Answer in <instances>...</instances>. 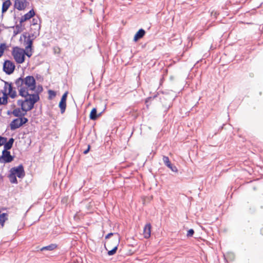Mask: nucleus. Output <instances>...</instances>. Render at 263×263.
Instances as JSON below:
<instances>
[{"mask_svg": "<svg viewBox=\"0 0 263 263\" xmlns=\"http://www.w3.org/2000/svg\"><path fill=\"white\" fill-rule=\"evenodd\" d=\"M15 84L19 91V95L26 98V101H32L37 102L40 100L37 93L29 94L28 90L33 91L36 87V81L34 78L28 76L25 78L20 77L15 81Z\"/></svg>", "mask_w": 263, "mask_h": 263, "instance_id": "1", "label": "nucleus"}, {"mask_svg": "<svg viewBox=\"0 0 263 263\" xmlns=\"http://www.w3.org/2000/svg\"><path fill=\"white\" fill-rule=\"evenodd\" d=\"M25 49L19 47H14L12 51V55H13L15 61L17 64H22L24 62L25 57H24Z\"/></svg>", "mask_w": 263, "mask_h": 263, "instance_id": "2", "label": "nucleus"}, {"mask_svg": "<svg viewBox=\"0 0 263 263\" xmlns=\"http://www.w3.org/2000/svg\"><path fill=\"white\" fill-rule=\"evenodd\" d=\"M15 66L14 64L9 60H6L3 64V70L7 74H12L14 71Z\"/></svg>", "mask_w": 263, "mask_h": 263, "instance_id": "3", "label": "nucleus"}, {"mask_svg": "<svg viewBox=\"0 0 263 263\" xmlns=\"http://www.w3.org/2000/svg\"><path fill=\"white\" fill-rule=\"evenodd\" d=\"M14 157L11 155L9 151L3 150L2 155L0 156V162L4 163H9L12 161Z\"/></svg>", "mask_w": 263, "mask_h": 263, "instance_id": "4", "label": "nucleus"}, {"mask_svg": "<svg viewBox=\"0 0 263 263\" xmlns=\"http://www.w3.org/2000/svg\"><path fill=\"white\" fill-rule=\"evenodd\" d=\"M10 173H14V174L16 175L19 178H23L25 175V172L22 164L11 168Z\"/></svg>", "mask_w": 263, "mask_h": 263, "instance_id": "5", "label": "nucleus"}, {"mask_svg": "<svg viewBox=\"0 0 263 263\" xmlns=\"http://www.w3.org/2000/svg\"><path fill=\"white\" fill-rule=\"evenodd\" d=\"M29 5L27 0H15L14 7L19 11L24 10Z\"/></svg>", "mask_w": 263, "mask_h": 263, "instance_id": "6", "label": "nucleus"}, {"mask_svg": "<svg viewBox=\"0 0 263 263\" xmlns=\"http://www.w3.org/2000/svg\"><path fill=\"white\" fill-rule=\"evenodd\" d=\"M116 235H117V237H114L112 240V241L114 242V245L112 246V248L110 250H107V254L109 256L113 255L116 253L120 241V235L117 234Z\"/></svg>", "mask_w": 263, "mask_h": 263, "instance_id": "7", "label": "nucleus"}, {"mask_svg": "<svg viewBox=\"0 0 263 263\" xmlns=\"http://www.w3.org/2000/svg\"><path fill=\"white\" fill-rule=\"evenodd\" d=\"M26 33L25 34H23L22 36L25 39V43L26 45V46L25 47L26 50H28L30 49V51L32 50V45H33V39H31V36L30 34L28 35V36L26 35Z\"/></svg>", "mask_w": 263, "mask_h": 263, "instance_id": "8", "label": "nucleus"}, {"mask_svg": "<svg viewBox=\"0 0 263 263\" xmlns=\"http://www.w3.org/2000/svg\"><path fill=\"white\" fill-rule=\"evenodd\" d=\"M35 15V12L33 9L30 10L28 13L22 16L20 19V22L22 24L23 22L29 20Z\"/></svg>", "mask_w": 263, "mask_h": 263, "instance_id": "9", "label": "nucleus"}, {"mask_svg": "<svg viewBox=\"0 0 263 263\" xmlns=\"http://www.w3.org/2000/svg\"><path fill=\"white\" fill-rule=\"evenodd\" d=\"M3 81L4 82L6 86V85L9 86V87H8L9 92L8 93V95H9L11 98H13V99L15 98L17 96L16 92L15 90H13L12 83H9L8 82L4 81Z\"/></svg>", "mask_w": 263, "mask_h": 263, "instance_id": "10", "label": "nucleus"}, {"mask_svg": "<svg viewBox=\"0 0 263 263\" xmlns=\"http://www.w3.org/2000/svg\"><path fill=\"white\" fill-rule=\"evenodd\" d=\"M21 126L22 125L20 124V120L18 118L13 119L10 124V129L12 130L18 128Z\"/></svg>", "mask_w": 263, "mask_h": 263, "instance_id": "11", "label": "nucleus"}, {"mask_svg": "<svg viewBox=\"0 0 263 263\" xmlns=\"http://www.w3.org/2000/svg\"><path fill=\"white\" fill-rule=\"evenodd\" d=\"M146 32L143 29H140L135 34L134 37V41L136 42L142 39L145 34Z\"/></svg>", "mask_w": 263, "mask_h": 263, "instance_id": "12", "label": "nucleus"}, {"mask_svg": "<svg viewBox=\"0 0 263 263\" xmlns=\"http://www.w3.org/2000/svg\"><path fill=\"white\" fill-rule=\"evenodd\" d=\"M151 234V225L150 223H147L143 229V235L145 238H148Z\"/></svg>", "mask_w": 263, "mask_h": 263, "instance_id": "13", "label": "nucleus"}, {"mask_svg": "<svg viewBox=\"0 0 263 263\" xmlns=\"http://www.w3.org/2000/svg\"><path fill=\"white\" fill-rule=\"evenodd\" d=\"M14 139L13 138H11L9 139L8 141H6L5 144H4V149L6 151H8L13 146V144L14 143Z\"/></svg>", "mask_w": 263, "mask_h": 263, "instance_id": "14", "label": "nucleus"}, {"mask_svg": "<svg viewBox=\"0 0 263 263\" xmlns=\"http://www.w3.org/2000/svg\"><path fill=\"white\" fill-rule=\"evenodd\" d=\"M101 113L102 112H100L98 115L97 109L96 108H93L90 113L89 118L91 120H95L101 115Z\"/></svg>", "mask_w": 263, "mask_h": 263, "instance_id": "15", "label": "nucleus"}, {"mask_svg": "<svg viewBox=\"0 0 263 263\" xmlns=\"http://www.w3.org/2000/svg\"><path fill=\"white\" fill-rule=\"evenodd\" d=\"M58 245L55 243H51L48 246L43 247L40 249V251H52L57 248Z\"/></svg>", "mask_w": 263, "mask_h": 263, "instance_id": "16", "label": "nucleus"}, {"mask_svg": "<svg viewBox=\"0 0 263 263\" xmlns=\"http://www.w3.org/2000/svg\"><path fill=\"white\" fill-rule=\"evenodd\" d=\"M11 5V3L10 0H6L3 2L2 5V13L6 12L10 6Z\"/></svg>", "mask_w": 263, "mask_h": 263, "instance_id": "17", "label": "nucleus"}, {"mask_svg": "<svg viewBox=\"0 0 263 263\" xmlns=\"http://www.w3.org/2000/svg\"><path fill=\"white\" fill-rule=\"evenodd\" d=\"M26 112L24 111V112H21V109L19 108H17L14 109L13 111L12 112V114L16 117H18V118L20 117L25 116L26 115Z\"/></svg>", "mask_w": 263, "mask_h": 263, "instance_id": "18", "label": "nucleus"}, {"mask_svg": "<svg viewBox=\"0 0 263 263\" xmlns=\"http://www.w3.org/2000/svg\"><path fill=\"white\" fill-rule=\"evenodd\" d=\"M7 87L6 86L4 87V90L3 91V100H2L3 105H6L8 103V93L6 92Z\"/></svg>", "mask_w": 263, "mask_h": 263, "instance_id": "19", "label": "nucleus"}, {"mask_svg": "<svg viewBox=\"0 0 263 263\" xmlns=\"http://www.w3.org/2000/svg\"><path fill=\"white\" fill-rule=\"evenodd\" d=\"M61 114L65 112L66 108V101L61 100L59 104Z\"/></svg>", "mask_w": 263, "mask_h": 263, "instance_id": "20", "label": "nucleus"}, {"mask_svg": "<svg viewBox=\"0 0 263 263\" xmlns=\"http://www.w3.org/2000/svg\"><path fill=\"white\" fill-rule=\"evenodd\" d=\"M22 24L20 22L19 24L16 25L15 26V29L13 31V35H16V34L21 33L23 31V28L22 27ZM14 28V27H13Z\"/></svg>", "mask_w": 263, "mask_h": 263, "instance_id": "21", "label": "nucleus"}, {"mask_svg": "<svg viewBox=\"0 0 263 263\" xmlns=\"http://www.w3.org/2000/svg\"><path fill=\"white\" fill-rule=\"evenodd\" d=\"M27 103L28 107L27 108L25 107V111L26 112L28 111L31 110L33 108L34 104L36 102H33L32 101H28V102H27Z\"/></svg>", "mask_w": 263, "mask_h": 263, "instance_id": "22", "label": "nucleus"}, {"mask_svg": "<svg viewBox=\"0 0 263 263\" xmlns=\"http://www.w3.org/2000/svg\"><path fill=\"white\" fill-rule=\"evenodd\" d=\"M9 178L11 183L15 184L17 183V180L16 179V175H15L14 173H10Z\"/></svg>", "mask_w": 263, "mask_h": 263, "instance_id": "23", "label": "nucleus"}, {"mask_svg": "<svg viewBox=\"0 0 263 263\" xmlns=\"http://www.w3.org/2000/svg\"><path fill=\"white\" fill-rule=\"evenodd\" d=\"M26 102H28V101H26V99H25V100H18L17 102V104L18 106H21V109L23 111H25V106L24 105V104Z\"/></svg>", "mask_w": 263, "mask_h": 263, "instance_id": "24", "label": "nucleus"}, {"mask_svg": "<svg viewBox=\"0 0 263 263\" xmlns=\"http://www.w3.org/2000/svg\"><path fill=\"white\" fill-rule=\"evenodd\" d=\"M7 46L5 43H1L0 44V58L4 54L5 49L6 48Z\"/></svg>", "mask_w": 263, "mask_h": 263, "instance_id": "25", "label": "nucleus"}, {"mask_svg": "<svg viewBox=\"0 0 263 263\" xmlns=\"http://www.w3.org/2000/svg\"><path fill=\"white\" fill-rule=\"evenodd\" d=\"M162 159L163 163L166 166L170 165L171 162H170L169 158L167 156H163Z\"/></svg>", "mask_w": 263, "mask_h": 263, "instance_id": "26", "label": "nucleus"}, {"mask_svg": "<svg viewBox=\"0 0 263 263\" xmlns=\"http://www.w3.org/2000/svg\"><path fill=\"white\" fill-rule=\"evenodd\" d=\"M18 119L20 120V124L22 125V126L27 123L28 121V119L27 118L24 117V116L19 117Z\"/></svg>", "mask_w": 263, "mask_h": 263, "instance_id": "27", "label": "nucleus"}, {"mask_svg": "<svg viewBox=\"0 0 263 263\" xmlns=\"http://www.w3.org/2000/svg\"><path fill=\"white\" fill-rule=\"evenodd\" d=\"M113 239L111 240H108L107 241V247L106 246V245L105 244L104 247L106 250H108V248H111V247L114 246V242L112 241Z\"/></svg>", "mask_w": 263, "mask_h": 263, "instance_id": "28", "label": "nucleus"}, {"mask_svg": "<svg viewBox=\"0 0 263 263\" xmlns=\"http://www.w3.org/2000/svg\"><path fill=\"white\" fill-rule=\"evenodd\" d=\"M8 219V214L7 213H2L0 214V221H5Z\"/></svg>", "mask_w": 263, "mask_h": 263, "instance_id": "29", "label": "nucleus"}, {"mask_svg": "<svg viewBox=\"0 0 263 263\" xmlns=\"http://www.w3.org/2000/svg\"><path fill=\"white\" fill-rule=\"evenodd\" d=\"M167 166L169 168H170L172 171H173L174 172H176V173L178 172V169L176 167V166L173 165L171 163L170 165Z\"/></svg>", "mask_w": 263, "mask_h": 263, "instance_id": "30", "label": "nucleus"}, {"mask_svg": "<svg viewBox=\"0 0 263 263\" xmlns=\"http://www.w3.org/2000/svg\"><path fill=\"white\" fill-rule=\"evenodd\" d=\"M7 139L6 137L0 136V146L4 145L7 141Z\"/></svg>", "mask_w": 263, "mask_h": 263, "instance_id": "31", "label": "nucleus"}, {"mask_svg": "<svg viewBox=\"0 0 263 263\" xmlns=\"http://www.w3.org/2000/svg\"><path fill=\"white\" fill-rule=\"evenodd\" d=\"M49 98L51 99L52 97H54L56 95V93L54 91L52 90H48Z\"/></svg>", "mask_w": 263, "mask_h": 263, "instance_id": "32", "label": "nucleus"}, {"mask_svg": "<svg viewBox=\"0 0 263 263\" xmlns=\"http://www.w3.org/2000/svg\"><path fill=\"white\" fill-rule=\"evenodd\" d=\"M26 50L25 49L24 57H25V55H27L29 58L31 57L32 54V50L30 51V49L27 50V51H26Z\"/></svg>", "mask_w": 263, "mask_h": 263, "instance_id": "33", "label": "nucleus"}, {"mask_svg": "<svg viewBox=\"0 0 263 263\" xmlns=\"http://www.w3.org/2000/svg\"><path fill=\"white\" fill-rule=\"evenodd\" d=\"M194 234V230L192 229H190L187 233L186 236L189 237H192Z\"/></svg>", "mask_w": 263, "mask_h": 263, "instance_id": "34", "label": "nucleus"}, {"mask_svg": "<svg viewBox=\"0 0 263 263\" xmlns=\"http://www.w3.org/2000/svg\"><path fill=\"white\" fill-rule=\"evenodd\" d=\"M119 234L118 233H108L106 236H105V239H108L110 236H114L115 235L116 237H117V235L116 234Z\"/></svg>", "mask_w": 263, "mask_h": 263, "instance_id": "35", "label": "nucleus"}, {"mask_svg": "<svg viewBox=\"0 0 263 263\" xmlns=\"http://www.w3.org/2000/svg\"><path fill=\"white\" fill-rule=\"evenodd\" d=\"M68 91H66L62 96L61 100H65L66 101L67 100V95H68Z\"/></svg>", "mask_w": 263, "mask_h": 263, "instance_id": "36", "label": "nucleus"}, {"mask_svg": "<svg viewBox=\"0 0 263 263\" xmlns=\"http://www.w3.org/2000/svg\"><path fill=\"white\" fill-rule=\"evenodd\" d=\"M38 20H39L38 17H37V18H35V17L33 18L32 21V25H35L37 24Z\"/></svg>", "mask_w": 263, "mask_h": 263, "instance_id": "37", "label": "nucleus"}, {"mask_svg": "<svg viewBox=\"0 0 263 263\" xmlns=\"http://www.w3.org/2000/svg\"><path fill=\"white\" fill-rule=\"evenodd\" d=\"M42 90H43L42 86L41 85H39L37 87V90H36V92L39 94L40 92L42 91Z\"/></svg>", "mask_w": 263, "mask_h": 263, "instance_id": "38", "label": "nucleus"}, {"mask_svg": "<svg viewBox=\"0 0 263 263\" xmlns=\"http://www.w3.org/2000/svg\"><path fill=\"white\" fill-rule=\"evenodd\" d=\"M54 53H59L60 52V49L59 47H54L53 48Z\"/></svg>", "mask_w": 263, "mask_h": 263, "instance_id": "39", "label": "nucleus"}, {"mask_svg": "<svg viewBox=\"0 0 263 263\" xmlns=\"http://www.w3.org/2000/svg\"><path fill=\"white\" fill-rule=\"evenodd\" d=\"M90 148V146L88 145L87 148L83 152L84 154H87L89 152Z\"/></svg>", "mask_w": 263, "mask_h": 263, "instance_id": "40", "label": "nucleus"}, {"mask_svg": "<svg viewBox=\"0 0 263 263\" xmlns=\"http://www.w3.org/2000/svg\"><path fill=\"white\" fill-rule=\"evenodd\" d=\"M211 14H212V15L214 16L215 17H216L217 15L219 14V13H217V12H214V11H212Z\"/></svg>", "mask_w": 263, "mask_h": 263, "instance_id": "41", "label": "nucleus"}, {"mask_svg": "<svg viewBox=\"0 0 263 263\" xmlns=\"http://www.w3.org/2000/svg\"><path fill=\"white\" fill-rule=\"evenodd\" d=\"M5 222V221H0V226H1V227H4Z\"/></svg>", "mask_w": 263, "mask_h": 263, "instance_id": "42", "label": "nucleus"}, {"mask_svg": "<svg viewBox=\"0 0 263 263\" xmlns=\"http://www.w3.org/2000/svg\"><path fill=\"white\" fill-rule=\"evenodd\" d=\"M3 181V177L0 175V183Z\"/></svg>", "mask_w": 263, "mask_h": 263, "instance_id": "43", "label": "nucleus"}, {"mask_svg": "<svg viewBox=\"0 0 263 263\" xmlns=\"http://www.w3.org/2000/svg\"><path fill=\"white\" fill-rule=\"evenodd\" d=\"M6 210V208H2V209H0V213H1L2 210Z\"/></svg>", "mask_w": 263, "mask_h": 263, "instance_id": "44", "label": "nucleus"}, {"mask_svg": "<svg viewBox=\"0 0 263 263\" xmlns=\"http://www.w3.org/2000/svg\"><path fill=\"white\" fill-rule=\"evenodd\" d=\"M260 233L263 235V228L260 230Z\"/></svg>", "mask_w": 263, "mask_h": 263, "instance_id": "45", "label": "nucleus"}, {"mask_svg": "<svg viewBox=\"0 0 263 263\" xmlns=\"http://www.w3.org/2000/svg\"><path fill=\"white\" fill-rule=\"evenodd\" d=\"M11 113H12V112H11L10 111H8L7 114L10 115Z\"/></svg>", "mask_w": 263, "mask_h": 263, "instance_id": "46", "label": "nucleus"}, {"mask_svg": "<svg viewBox=\"0 0 263 263\" xmlns=\"http://www.w3.org/2000/svg\"><path fill=\"white\" fill-rule=\"evenodd\" d=\"M3 105V103H2V100H0V105Z\"/></svg>", "mask_w": 263, "mask_h": 263, "instance_id": "47", "label": "nucleus"}, {"mask_svg": "<svg viewBox=\"0 0 263 263\" xmlns=\"http://www.w3.org/2000/svg\"><path fill=\"white\" fill-rule=\"evenodd\" d=\"M0 100H2V98H1V97H0Z\"/></svg>", "mask_w": 263, "mask_h": 263, "instance_id": "48", "label": "nucleus"}]
</instances>
